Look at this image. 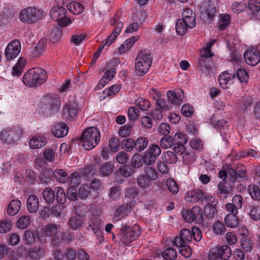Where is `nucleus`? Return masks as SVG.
<instances>
[{
	"label": "nucleus",
	"instance_id": "7ed1b4c3",
	"mask_svg": "<svg viewBox=\"0 0 260 260\" xmlns=\"http://www.w3.org/2000/svg\"><path fill=\"white\" fill-rule=\"evenodd\" d=\"M60 99L57 95L47 94L42 100L41 109L46 115L55 113L60 107Z\"/></svg>",
	"mask_w": 260,
	"mask_h": 260
},
{
	"label": "nucleus",
	"instance_id": "393cba45",
	"mask_svg": "<svg viewBox=\"0 0 260 260\" xmlns=\"http://www.w3.org/2000/svg\"><path fill=\"white\" fill-rule=\"evenodd\" d=\"M21 205V202L18 200L11 201L8 206V214L12 216L16 215L20 210Z\"/></svg>",
	"mask_w": 260,
	"mask_h": 260
},
{
	"label": "nucleus",
	"instance_id": "ea45409f",
	"mask_svg": "<svg viewBox=\"0 0 260 260\" xmlns=\"http://www.w3.org/2000/svg\"><path fill=\"white\" fill-rule=\"evenodd\" d=\"M248 191L252 199L260 201V189L256 185L250 184L248 187Z\"/></svg>",
	"mask_w": 260,
	"mask_h": 260
},
{
	"label": "nucleus",
	"instance_id": "0eeeda50",
	"mask_svg": "<svg viewBox=\"0 0 260 260\" xmlns=\"http://www.w3.org/2000/svg\"><path fill=\"white\" fill-rule=\"evenodd\" d=\"M184 220L189 223L196 221L197 223L202 222L201 208L199 206H194L190 210H186L182 212Z\"/></svg>",
	"mask_w": 260,
	"mask_h": 260
},
{
	"label": "nucleus",
	"instance_id": "0e129e2a",
	"mask_svg": "<svg viewBox=\"0 0 260 260\" xmlns=\"http://www.w3.org/2000/svg\"><path fill=\"white\" fill-rule=\"evenodd\" d=\"M175 143L184 145L188 141V137L186 135L181 133L175 134L174 137Z\"/></svg>",
	"mask_w": 260,
	"mask_h": 260
},
{
	"label": "nucleus",
	"instance_id": "6ab92c4d",
	"mask_svg": "<svg viewBox=\"0 0 260 260\" xmlns=\"http://www.w3.org/2000/svg\"><path fill=\"white\" fill-rule=\"evenodd\" d=\"M199 59L198 68L200 71L206 76L210 74L213 70V62L211 60H203Z\"/></svg>",
	"mask_w": 260,
	"mask_h": 260
},
{
	"label": "nucleus",
	"instance_id": "603ef678",
	"mask_svg": "<svg viewBox=\"0 0 260 260\" xmlns=\"http://www.w3.org/2000/svg\"><path fill=\"white\" fill-rule=\"evenodd\" d=\"M134 125L133 122H131L127 124L121 126L119 129V135L122 137H127L131 134L132 128Z\"/></svg>",
	"mask_w": 260,
	"mask_h": 260
},
{
	"label": "nucleus",
	"instance_id": "2eb2a0df",
	"mask_svg": "<svg viewBox=\"0 0 260 260\" xmlns=\"http://www.w3.org/2000/svg\"><path fill=\"white\" fill-rule=\"evenodd\" d=\"M39 198L35 194H31L28 197L26 202L27 210L32 214L36 213L39 208Z\"/></svg>",
	"mask_w": 260,
	"mask_h": 260
},
{
	"label": "nucleus",
	"instance_id": "5701e85b",
	"mask_svg": "<svg viewBox=\"0 0 260 260\" xmlns=\"http://www.w3.org/2000/svg\"><path fill=\"white\" fill-rule=\"evenodd\" d=\"M47 143L45 138L35 136L29 140V146L31 149H38L44 146Z\"/></svg>",
	"mask_w": 260,
	"mask_h": 260
},
{
	"label": "nucleus",
	"instance_id": "ddd939ff",
	"mask_svg": "<svg viewBox=\"0 0 260 260\" xmlns=\"http://www.w3.org/2000/svg\"><path fill=\"white\" fill-rule=\"evenodd\" d=\"M68 126L63 122H59L53 125L52 127L53 135L57 138L66 136L68 133Z\"/></svg>",
	"mask_w": 260,
	"mask_h": 260
},
{
	"label": "nucleus",
	"instance_id": "7c9ffc66",
	"mask_svg": "<svg viewBox=\"0 0 260 260\" xmlns=\"http://www.w3.org/2000/svg\"><path fill=\"white\" fill-rule=\"evenodd\" d=\"M148 144V140L147 138L140 137L135 141V148L137 151L141 152L147 147Z\"/></svg>",
	"mask_w": 260,
	"mask_h": 260
},
{
	"label": "nucleus",
	"instance_id": "8fccbe9b",
	"mask_svg": "<svg viewBox=\"0 0 260 260\" xmlns=\"http://www.w3.org/2000/svg\"><path fill=\"white\" fill-rule=\"evenodd\" d=\"M248 8L253 14H257L260 11V0H250Z\"/></svg>",
	"mask_w": 260,
	"mask_h": 260
},
{
	"label": "nucleus",
	"instance_id": "6e6d98bb",
	"mask_svg": "<svg viewBox=\"0 0 260 260\" xmlns=\"http://www.w3.org/2000/svg\"><path fill=\"white\" fill-rule=\"evenodd\" d=\"M136 105H137L142 111H146L149 108L150 103L146 99L140 98L136 101Z\"/></svg>",
	"mask_w": 260,
	"mask_h": 260
},
{
	"label": "nucleus",
	"instance_id": "4be33fe9",
	"mask_svg": "<svg viewBox=\"0 0 260 260\" xmlns=\"http://www.w3.org/2000/svg\"><path fill=\"white\" fill-rule=\"evenodd\" d=\"M36 73V81L37 87H38L45 83L47 78V74L46 71L41 68H35Z\"/></svg>",
	"mask_w": 260,
	"mask_h": 260
},
{
	"label": "nucleus",
	"instance_id": "13d9d810",
	"mask_svg": "<svg viewBox=\"0 0 260 260\" xmlns=\"http://www.w3.org/2000/svg\"><path fill=\"white\" fill-rule=\"evenodd\" d=\"M30 224V218L27 215L20 217L17 222V226L20 229H26Z\"/></svg>",
	"mask_w": 260,
	"mask_h": 260
},
{
	"label": "nucleus",
	"instance_id": "1a4fd4ad",
	"mask_svg": "<svg viewBox=\"0 0 260 260\" xmlns=\"http://www.w3.org/2000/svg\"><path fill=\"white\" fill-rule=\"evenodd\" d=\"M192 239L191 230L183 229L180 231L179 236H177L174 239L173 243L176 246H180L189 244Z\"/></svg>",
	"mask_w": 260,
	"mask_h": 260
},
{
	"label": "nucleus",
	"instance_id": "cd10ccee",
	"mask_svg": "<svg viewBox=\"0 0 260 260\" xmlns=\"http://www.w3.org/2000/svg\"><path fill=\"white\" fill-rule=\"evenodd\" d=\"M231 16L229 14H221L219 16L218 26L221 30H223L229 26L231 22Z\"/></svg>",
	"mask_w": 260,
	"mask_h": 260
},
{
	"label": "nucleus",
	"instance_id": "f3484780",
	"mask_svg": "<svg viewBox=\"0 0 260 260\" xmlns=\"http://www.w3.org/2000/svg\"><path fill=\"white\" fill-rule=\"evenodd\" d=\"M139 233L134 230H127L126 233H123L120 239V242L124 246H127L134 241L139 236Z\"/></svg>",
	"mask_w": 260,
	"mask_h": 260
},
{
	"label": "nucleus",
	"instance_id": "bf43d9fd",
	"mask_svg": "<svg viewBox=\"0 0 260 260\" xmlns=\"http://www.w3.org/2000/svg\"><path fill=\"white\" fill-rule=\"evenodd\" d=\"M56 199L57 203L60 204H64L66 201V195L64 190L61 187L55 188Z\"/></svg>",
	"mask_w": 260,
	"mask_h": 260
},
{
	"label": "nucleus",
	"instance_id": "72a5a7b5",
	"mask_svg": "<svg viewBox=\"0 0 260 260\" xmlns=\"http://www.w3.org/2000/svg\"><path fill=\"white\" fill-rule=\"evenodd\" d=\"M138 186L143 188H148L151 185V181L144 174L140 175L137 178Z\"/></svg>",
	"mask_w": 260,
	"mask_h": 260
},
{
	"label": "nucleus",
	"instance_id": "3c124183",
	"mask_svg": "<svg viewBox=\"0 0 260 260\" xmlns=\"http://www.w3.org/2000/svg\"><path fill=\"white\" fill-rule=\"evenodd\" d=\"M225 223L228 227H236L238 223V219L235 214H228L224 218Z\"/></svg>",
	"mask_w": 260,
	"mask_h": 260
},
{
	"label": "nucleus",
	"instance_id": "37998d69",
	"mask_svg": "<svg viewBox=\"0 0 260 260\" xmlns=\"http://www.w3.org/2000/svg\"><path fill=\"white\" fill-rule=\"evenodd\" d=\"M249 215L251 219L258 220L260 219V206L258 205H251L249 207Z\"/></svg>",
	"mask_w": 260,
	"mask_h": 260
},
{
	"label": "nucleus",
	"instance_id": "e2e57ef3",
	"mask_svg": "<svg viewBox=\"0 0 260 260\" xmlns=\"http://www.w3.org/2000/svg\"><path fill=\"white\" fill-rule=\"evenodd\" d=\"M80 173L81 175H83L86 177L92 176L95 173V165H88L82 169Z\"/></svg>",
	"mask_w": 260,
	"mask_h": 260
},
{
	"label": "nucleus",
	"instance_id": "a211bd4d",
	"mask_svg": "<svg viewBox=\"0 0 260 260\" xmlns=\"http://www.w3.org/2000/svg\"><path fill=\"white\" fill-rule=\"evenodd\" d=\"M209 122L212 124L221 133H225V131L228 128V123L224 119L216 120L215 115H213L209 119Z\"/></svg>",
	"mask_w": 260,
	"mask_h": 260
},
{
	"label": "nucleus",
	"instance_id": "f704fd0d",
	"mask_svg": "<svg viewBox=\"0 0 260 260\" xmlns=\"http://www.w3.org/2000/svg\"><path fill=\"white\" fill-rule=\"evenodd\" d=\"M163 161L168 164H175L178 160L176 154L171 151L165 152L162 155Z\"/></svg>",
	"mask_w": 260,
	"mask_h": 260
},
{
	"label": "nucleus",
	"instance_id": "4468645a",
	"mask_svg": "<svg viewBox=\"0 0 260 260\" xmlns=\"http://www.w3.org/2000/svg\"><path fill=\"white\" fill-rule=\"evenodd\" d=\"M167 94L168 101L174 105L179 104L183 98V91L182 89L169 90Z\"/></svg>",
	"mask_w": 260,
	"mask_h": 260
},
{
	"label": "nucleus",
	"instance_id": "052dcab7",
	"mask_svg": "<svg viewBox=\"0 0 260 260\" xmlns=\"http://www.w3.org/2000/svg\"><path fill=\"white\" fill-rule=\"evenodd\" d=\"M119 170L120 174L125 177L131 176L135 172L134 169L129 165H124L121 167Z\"/></svg>",
	"mask_w": 260,
	"mask_h": 260
},
{
	"label": "nucleus",
	"instance_id": "c85d7f7f",
	"mask_svg": "<svg viewBox=\"0 0 260 260\" xmlns=\"http://www.w3.org/2000/svg\"><path fill=\"white\" fill-rule=\"evenodd\" d=\"M59 227V225L48 224L44 227V233L46 236L52 237L58 234Z\"/></svg>",
	"mask_w": 260,
	"mask_h": 260
},
{
	"label": "nucleus",
	"instance_id": "a878e982",
	"mask_svg": "<svg viewBox=\"0 0 260 260\" xmlns=\"http://www.w3.org/2000/svg\"><path fill=\"white\" fill-rule=\"evenodd\" d=\"M83 221L75 216H71L68 222V226L72 230L76 231L82 228Z\"/></svg>",
	"mask_w": 260,
	"mask_h": 260
},
{
	"label": "nucleus",
	"instance_id": "69168bd1",
	"mask_svg": "<svg viewBox=\"0 0 260 260\" xmlns=\"http://www.w3.org/2000/svg\"><path fill=\"white\" fill-rule=\"evenodd\" d=\"M167 185L168 189L174 194H176L179 191V186L174 180L168 179L167 181Z\"/></svg>",
	"mask_w": 260,
	"mask_h": 260
},
{
	"label": "nucleus",
	"instance_id": "4c0bfd02",
	"mask_svg": "<svg viewBox=\"0 0 260 260\" xmlns=\"http://www.w3.org/2000/svg\"><path fill=\"white\" fill-rule=\"evenodd\" d=\"M44 250L40 247L35 246L30 248L29 255L33 259H39L44 255Z\"/></svg>",
	"mask_w": 260,
	"mask_h": 260
},
{
	"label": "nucleus",
	"instance_id": "864d4df0",
	"mask_svg": "<svg viewBox=\"0 0 260 260\" xmlns=\"http://www.w3.org/2000/svg\"><path fill=\"white\" fill-rule=\"evenodd\" d=\"M81 174L79 172H76L71 174L68 178L67 181L70 182L71 186L75 187L80 183Z\"/></svg>",
	"mask_w": 260,
	"mask_h": 260
},
{
	"label": "nucleus",
	"instance_id": "aec40b11",
	"mask_svg": "<svg viewBox=\"0 0 260 260\" xmlns=\"http://www.w3.org/2000/svg\"><path fill=\"white\" fill-rule=\"evenodd\" d=\"M182 19L189 22V28H192L196 25V16L192 11L189 8L184 10L182 13Z\"/></svg>",
	"mask_w": 260,
	"mask_h": 260
},
{
	"label": "nucleus",
	"instance_id": "a18cd8bd",
	"mask_svg": "<svg viewBox=\"0 0 260 260\" xmlns=\"http://www.w3.org/2000/svg\"><path fill=\"white\" fill-rule=\"evenodd\" d=\"M114 166L109 162L103 165L100 169V173L103 176H108L113 171Z\"/></svg>",
	"mask_w": 260,
	"mask_h": 260
},
{
	"label": "nucleus",
	"instance_id": "412c9836",
	"mask_svg": "<svg viewBox=\"0 0 260 260\" xmlns=\"http://www.w3.org/2000/svg\"><path fill=\"white\" fill-rule=\"evenodd\" d=\"M235 77V74H232L225 71L222 73L218 77L219 84L224 88H228V83Z\"/></svg>",
	"mask_w": 260,
	"mask_h": 260
},
{
	"label": "nucleus",
	"instance_id": "c03bdc74",
	"mask_svg": "<svg viewBox=\"0 0 260 260\" xmlns=\"http://www.w3.org/2000/svg\"><path fill=\"white\" fill-rule=\"evenodd\" d=\"M110 201H117L121 196L120 187L119 186H114L110 188L109 194Z\"/></svg>",
	"mask_w": 260,
	"mask_h": 260
},
{
	"label": "nucleus",
	"instance_id": "4d7b16f0",
	"mask_svg": "<svg viewBox=\"0 0 260 260\" xmlns=\"http://www.w3.org/2000/svg\"><path fill=\"white\" fill-rule=\"evenodd\" d=\"M146 151L150 153V155L156 159L161 154V150L158 145L152 144L149 146Z\"/></svg>",
	"mask_w": 260,
	"mask_h": 260
},
{
	"label": "nucleus",
	"instance_id": "79ce46f5",
	"mask_svg": "<svg viewBox=\"0 0 260 260\" xmlns=\"http://www.w3.org/2000/svg\"><path fill=\"white\" fill-rule=\"evenodd\" d=\"M25 62V60L24 58H20L17 64L12 69V74L19 76L23 72Z\"/></svg>",
	"mask_w": 260,
	"mask_h": 260
},
{
	"label": "nucleus",
	"instance_id": "e433bc0d",
	"mask_svg": "<svg viewBox=\"0 0 260 260\" xmlns=\"http://www.w3.org/2000/svg\"><path fill=\"white\" fill-rule=\"evenodd\" d=\"M162 256L165 260H175L177 256V252L173 248L169 247L162 252Z\"/></svg>",
	"mask_w": 260,
	"mask_h": 260
},
{
	"label": "nucleus",
	"instance_id": "338daca9",
	"mask_svg": "<svg viewBox=\"0 0 260 260\" xmlns=\"http://www.w3.org/2000/svg\"><path fill=\"white\" fill-rule=\"evenodd\" d=\"M241 247L246 252H250L252 250L253 244L248 238H243L240 241Z\"/></svg>",
	"mask_w": 260,
	"mask_h": 260
},
{
	"label": "nucleus",
	"instance_id": "20e7f679",
	"mask_svg": "<svg viewBox=\"0 0 260 260\" xmlns=\"http://www.w3.org/2000/svg\"><path fill=\"white\" fill-rule=\"evenodd\" d=\"M44 12L33 7H28L22 9L19 14V20L25 23L34 24L44 17Z\"/></svg>",
	"mask_w": 260,
	"mask_h": 260
},
{
	"label": "nucleus",
	"instance_id": "774afa93",
	"mask_svg": "<svg viewBox=\"0 0 260 260\" xmlns=\"http://www.w3.org/2000/svg\"><path fill=\"white\" fill-rule=\"evenodd\" d=\"M143 162L147 166H150L156 161V159L147 151H145L142 155Z\"/></svg>",
	"mask_w": 260,
	"mask_h": 260
},
{
	"label": "nucleus",
	"instance_id": "f03ea898",
	"mask_svg": "<svg viewBox=\"0 0 260 260\" xmlns=\"http://www.w3.org/2000/svg\"><path fill=\"white\" fill-rule=\"evenodd\" d=\"M152 61V56L149 50L141 51L137 55L135 62V72L138 76L144 75L149 69Z\"/></svg>",
	"mask_w": 260,
	"mask_h": 260
},
{
	"label": "nucleus",
	"instance_id": "9d476101",
	"mask_svg": "<svg viewBox=\"0 0 260 260\" xmlns=\"http://www.w3.org/2000/svg\"><path fill=\"white\" fill-rule=\"evenodd\" d=\"M79 106L75 102H69L63 107L62 116L69 120H72L77 115Z\"/></svg>",
	"mask_w": 260,
	"mask_h": 260
},
{
	"label": "nucleus",
	"instance_id": "680f3d73",
	"mask_svg": "<svg viewBox=\"0 0 260 260\" xmlns=\"http://www.w3.org/2000/svg\"><path fill=\"white\" fill-rule=\"evenodd\" d=\"M78 196L81 199H85L90 196L89 187L86 185H81L78 190Z\"/></svg>",
	"mask_w": 260,
	"mask_h": 260
},
{
	"label": "nucleus",
	"instance_id": "c756f323",
	"mask_svg": "<svg viewBox=\"0 0 260 260\" xmlns=\"http://www.w3.org/2000/svg\"><path fill=\"white\" fill-rule=\"evenodd\" d=\"M68 10L75 15L81 13L83 10V6L80 3L77 2H72L67 5Z\"/></svg>",
	"mask_w": 260,
	"mask_h": 260
},
{
	"label": "nucleus",
	"instance_id": "09e8293b",
	"mask_svg": "<svg viewBox=\"0 0 260 260\" xmlns=\"http://www.w3.org/2000/svg\"><path fill=\"white\" fill-rule=\"evenodd\" d=\"M204 210L205 215L208 219H212L214 218V217L217 213V209L216 208V206H210L209 205H205Z\"/></svg>",
	"mask_w": 260,
	"mask_h": 260
},
{
	"label": "nucleus",
	"instance_id": "2f4dec72",
	"mask_svg": "<svg viewBox=\"0 0 260 260\" xmlns=\"http://www.w3.org/2000/svg\"><path fill=\"white\" fill-rule=\"evenodd\" d=\"M53 175L57 181L61 183L66 182L68 178V173L64 169H56Z\"/></svg>",
	"mask_w": 260,
	"mask_h": 260
},
{
	"label": "nucleus",
	"instance_id": "b1692460",
	"mask_svg": "<svg viewBox=\"0 0 260 260\" xmlns=\"http://www.w3.org/2000/svg\"><path fill=\"white\" fill-rule=\"evenodd\" d=\"M131 209V206L128 204H123L119 206L114 213V218L116 220H120L125 217L128 210Z\"/></svg>",
	"mask_w": 260,
	"mask_h": 260
},
{
	"label": "nucleus",
	"instance_id": "9b49d317",
	"mask_svg": "<svg viewBox=\"0 0 260 260\" xmlns=\"http://www.w3.org/2000/svg\"><path fill=\"white\" fill-rule=\"evenodd\" d=\"M244 58L247 64L254 66L260 61V54L255 48H252L244 53Z\"/></svg>",
	"mask_w": 260,
	"mask_h": 260
},
{
	"label": "nucleus",
	"instance_id": "423d86ee",
	"mask_svg": "<svg viewBox=\"0 0 260 260\" xmlns=\"http://www.w3.org/2000/svg\"><path fill=\"white\" fill-rule=\"evenodd\" d=\"M22 134V129L19 127L7 128L1 133L0 139L3 143L14 144L19 140Z\"/></svg>",
	"mask_w": 260,
	"mask_h": 260
},
{
	"label": "nucleus",
	"instance_id": "dca6fc26",
	"mask_svg": "<svg viewBox=\"0 0 260 260\" xmlns=\"http://www.w3.org/2000/svg\"><path fill=\"white\" fill-rule=\"evenodd\" d=\"M35 68L28 70L24 75L23 82L25 85L30 87H37Z\"/></svg>",
	"mask_w": 260,
	"mask_h": 260
},
{
	"label": "nucleus",
	"instance_id": "bb28decb",
	"mask_svg": "<svg viewBox=\"0 0 260 260\" xmlns=\"http://www.w3.org/2000/svg\"><path fill=\"white\" fill-rule=\"evenodd\" d=\"M189 22L183 19H179L176 24V30L179 35H184L189 28Z\"/></svg>",
	"mask_w": 260,
	"mask_h": 260
},
{
	"label": "nucleus",
	"instance_id": "473e14b6",
	"mask_svg": "<svg viewBox=\"0 0 260 260\" xmlns=\"http://www.w3.org/2000/svg\"><path fill=\"white\" fill-rule=\"evenodd\" d=\"M219 257L221 260H228L231 256V248L226 246L223 245L218 248Z\"/></svg>",
	"mask_w": 260,
	"mask_h": 260
},
{
	"label": "nucleus",
	"instance_id": "58836bf2",
	"mask_svg": "<svg viewBox=\"0 0 260 260\" xmlns=\"http://www.w3.org/2000/svg\"><path fill=\"white\" fill-rule=\"evenodd\" d=\"M43 197L46 203L48 204L52 203L55 200L54 191L51 188L47 187L43 191Z\"/></svg>",
	"mask_w": 260,
	"mask_h": 260
},
{
	"label": "nucleus",
	"instance_id": "c9c22d12",
	"mask_svg": "<svg viewBox=\"0 0 260 260\" xmlns=\"http://www.w3.org/2000/svg\"><path fill=\"white\" fill-rule=\"evenodd\" d=\"M135 140L131 138L124 139L121 142L122 148L125 151L131 152L135 148Z\"/></svg>",
	"mask_w": 260,
	"mask_h": 260
},
{
	"label": "nucleus",
	"instance_id": "39448f33",
	"mask_svg": "<svg viewBox=\"0 0 260 260\" xmlns=\"http://www.w3.org/2000/svg\"><path fill=\"white\" fill-rule=\"evenodd\" d=\"M67 11L61 5H56L52 8L50 11L51 18L58 22L61 27H65L72 22L71 19L66 17Z\"/></svg>",
	"mask_w": 260,
	"mask_h": 260
},
{
	"label": "nucleus",
	"instance_id": "49530a36",
	"mask_svg": "<svg viewBox=\"0 0 260 260\" xmlns=\"http://www.w3.org/2000/svg\"><path fill=\"white\" fill-rule=\"evenodd\" d=\"M175 144L174 138L171 136H165L160 140V145L164 149H167L172 147Z\"/></svg>",
	"mask_w": 260,
	"mask_h": 260
},
{
	"label": "nucleus",
	"instance_id": "a19ab883",
	"mask_svg": "<svg viewBox=\"0 0 260 260\" xmlns=\"http://www.w3.org/2000/svg\"><path fill=\"white\" fill-rule=\"evenodd\" d=\"M132 167L134 169L142 168L144 162L142 156L137 153L134 154L131 158Z\"/></svg>",
	"mask_w": 260,
	"mask_h": 260
},
{
	"label": "nucleus",
	"instance_id": "f8f14e48",
	"mask_svg": "<svg viewBox=\"0 0 260 260\" xmlns=\"http://www.w3.org/2000/svg\"><path fill=\"white\" fill-rule=\"evenodd\" d=\"M204 196V194L203 191L199 188H197L186 192L185 198L187 201L189 202H202Z\"/></svg>",
	"mask_w": 260,
	"mask_h": 260
},
{
	"label": "nucleus",
	"instance_id": "6e6552de",
	"mask_svg": "<svg viewBox=\"0 0 260 260\" xmlns=\"http://www.w3.org/2000/svg\"><path fill=\"white\" fill-rule=\"evenodd\" d=\"M21 51V44L19 40L15 39L8 44L5 51V56L8 60L16 58Z\"/></svg>",
	"mask_w": 260,
	"mask_h": 260
},
{
	"label": "nucleus",
	"instance_id": "5fc2aeb1",
	"mask_svg": "<svg viewBox=\"0 0 260 260\" xmlns=\"http://www.w3.org/2000/svg\"><path fill=\"white\" fill-rule=\"evenodd\" d=\"M46 44L45 40L40 41L35 47L34 51L32 53V55L34 57H36L42 54L44 51Z\"/></svg>",
	"mask_w": 260,
	"mask_h": 260
},
{
	"label": "nucleus",
	"instance_id": "f257e3e1",
	"mask_svg": "<svg viewBox=\"0 0 260 260\" xmlns=\"http://www.w3.org/2000/svg\"><path fill=\"white\" fill-rule=\"evenodd\" d=\"M101 139L99 130L95 127L86 128L83 132L80 138L82 146L86 150H91L95 147Z\"/></svg>",
	"mask_w": 260,
	"mask_h": 260
},
{
	"label": "nucleus",
	"instance_id": "de8ad7c7",
	"mask_svg": "<svg viewBox=\"0 0 260 260\" xmlns=\"http://www.w3.org/2000/svg\"><path fill=\"white\" fill-rule=\"evenodd\" d=\"M218 189L219 191V197L222 199H226L230 191L226 186V183L224 181L220 182L218 184Z\"/></svg>",
	"mask_w": 260,
	"mask_h": 260
}]
</instances>
